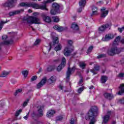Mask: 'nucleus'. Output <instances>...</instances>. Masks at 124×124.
Segmentation results:
<instances>
[{
	"label": "nucleus",
	"instance_id": "nucleus-1",
	"mask_svg": "<svg viewBox=\"0 0 124 124\" xmlns=\"http://www.w3.org/2000/svg\"><path fill=\"white\" fill-rule=\"evenodd\" d=\"M54 0H44L43 5H38V4L36 3H33L31 2H21L19 4V6L21 7H32V8H39V9H41L42 10H48V9L46 8V4L49 3L50 2H53Z\"/></svg>",
	"mask_w": 124,
	"mask_h": 124
},
{
	"label": "nucleus",
	"instance_id": "nucleus-2",
	"mask_svg": "<svg viewBox=\"0 0 124 124\" xmlns=\"http://www.w3.org/2000/svg\"><path fill=\"white\" fill-rule=\"evenodd\" d=\"M8 37L6 35H3L2 36V40L3 42L0 43V46H8V45H11L13 44V40L11 39L7 40Z\"/></svg>",
	"mask_w": 124,
	"mask_h": 124
},
{
	"label": "nucleus",
	"instance_id": "nucleus-3",
	"mask_svg": "<svg viewBox=\"0 0 124 124\" xmlns=\"http://www.w3.org/2000/svg\"><path fill=\"white\" fill-rule=\"evenodd\" d=\"M122 52L121 49L115 46V45H112V47L108 50V54L109 56H114L117 54H120Z\"/></svg>",
	"mask_w": 124,
	"mask_h": 124
},
{
	"label": "nucleus",
	"instance_id": "nucleus-4",
	"mask_svg": "<svg viewBox=\"0 0 124 124\" xmlns=\"http://www.w3.org/2000/svg\"><path fill=\"white\" fill-rule=\"evenodd\" d=\"M28 24H40V19L36 16H29L26 19Z\"/></svg>",
	"mask_w": 124,
	"mask_h": 124
},
{
	"label": "nucleus",
	"instance_id": "nucleus-5",
	"mask_svg": "<svg viewBox=\"0 0 124 124\" xmlns=\"http://www.w3.org/2000/svg\"><path fill=\"white\" fill-rule=\"evenodd\" d=\"M87 121H91L89 124H93V108H92L85 116Z\"/></svg>",
	"mask_w": 124,
	"mask_h": 124
},
{
	"label": "nucleus",
	"instance_id": "nucleus-6",
	"mask_svg": "<svg viewBox=\"0 0 124 124\" xmlns=\"http://www.w3.org/2000/svg\"><path fill=\"white\" fill-rule=\"evenodd\" d=\"M57 13H61L60 11V5L57 3H53L52 4V9L50 11V14L51 15H56Z\"/></svg>",
	"mask_w": 124,
	"mask_h": 124
},
{
	"label": "nucleus",
	"instance_id": "nucleus-7",
	"mask_svg": "<svg viewBox=\"0 0 124 124\" xmlns=\"http://www.w3.org/2000/svg\"><path fill=\"white\" fill-rule=\"evenodd\" d=\"M75 70H76V67H75V66H74L72 68H70V67L68 68V69L66 74V79L67 81H69V78L70 77V75H71L72 74L75 72Z\"/></svg>",
	"mask_w": 124,
	"mask_h": 124
},
{
	"label": "nucleus",
	"instance_id": "nucleus-8",
	"mask_svg": "<svg viewBox=\"0 0 124 124\" xmlns=\"http://www.w3.org/2000/svg\"><path fill=\"white\" fill-rule=\"evenodd\" d=\"M65 64H66V59H65V58L62 57L61 63L57 68V71H61L65 66Z\"/></svg>",
	"mask_w": 124,
	"mask_h": 124
},
{
	"label": "nucleus",
	"instance_id": "nucleus-9",
	"mask_svg": "<svg viewBox=\"0 0 124 124\" xmlns=\"http://www.w3.org/2000/svg\"><path fill=\"white\" fill-rule=\"evenodd\" d=\"M73 52V49L70 46H66L63 50V54L65 57H69L70 54Z\"/></svg>",
	"mask_w": 124,
	"mask_h": 124
},
{
	"label": "nucleus",
	"instance_id": "nucleus-10",
	"mask_svg": "<svg viewBox=\"0 0 124 124\" xmlns=\"http://www.w3.org/2000/svg\"><path fill=\"white\" fill-rule=\"evenodd\" d=\"M24 11V9H21L20 10L13 11L10 12L9 13V16H15V15H19V14H22V13H23Z\"/></svg>",
	"mask_w": 124,
	"mask_h": 124
},
{
	"label": "nucleus",
	"instance_id": "nucleus-11",
	"mask_svg": "<svg viewBox=\"0 0 124 124\" xmlns=\"http://www.w3.org/2000/svg\"><path fill=\"white\" fill-rule=\"evenodd\" d=\"M79 8L78 9V12L79 13L82 12V10L84 9V7L86 5V0H80L79 2Z\"/></svg>",
	"mask_w": 124,
	"mask_h": 124
},
{
	"label": "nucleus",
	"instance_id": "nucleus-12",
	"mask_svg": "<svg viewBox=\"0 0 124 124\" xmlns=\"http://www.w3.org/2000/svg\"><path fill=\"white\" fill-rule=\"evenodd\" d=\"M53 29L56 31H57L59 32H62V31H67V27H63L62 26L55 25L53 27Z\"/></svg>",
	"mask_w": 124,
	"mask_h": 124
},
{
	"label": "nucleus",
	"instance_id": "nucleus-13",
	"mask_svg": "<svg viewBox=\"0 0 124 124\" xmlns=\"http://www.w3.org/2000/svg\"><path fill=\"white\" fill-rule=\"evenodd\" d=\"M47 82V78L46 77H44L41 81L37 84V89H40L42 87H43L46 82Z\"/></svg>",
	"mask_w": 124,
	"mask_h": 124
},
{
	"label": "nucleus",
	"instance_id": "nucleus-14",
	"mask_svg": "<svg viewBox=\"0 0 124 124\" xmlns=\"http://www.w3.org/2000/svg\"><path fill=\"white\" fill-rule=\"evenodd\" d=\"M108 13H109V11L106 10V8L105 7H103L101 9V18H105L108 15Z\"/></svg>",
	"mask_w": 124,
	"mask_h": 124
},
{
	"label": "nucleus",
	"instance_id": "nucleus-15",
	"mask_svg": "<svg viewBox=\"0 0 124 124\" xmlns=\"http://www.w3.org/2000/svg\"><path fill=\"white\" fill-rule=\"evenodd\" d=\"M114 36L113 34H107L105 37L102 39V41H109V40H111V39H113Z\"/></svg>",
	"mask_w": 124,
	"mask_h": 124
},
{
	"label": "nucleus",
	"instance_id": "nucleus-16",
	"mask_svg": "<svg viewBox=\"0 0 124 124\" xmlns=\"http://www.w3.org/2000/svg\"><path fill=\"white\" fill-rule=\"evenodd\" d=\"M41 16L44 22H46V23H51V22H52L51 17L46 16V14H45V13H42Z\"/></svg>",
	"mask_w": 124,
	"mask_h": 124
},
{
	"label": "nucleus",
	"instance_id": "nucleus-17",
	"mask_svg": "<svg viewBox=\"0 0 124 124\" xmlns=\"http://www.w3.org/2000/svg\"><path fill=\"white\" fill-rule=\"evenodd\" d=\"M15 0H8L4 4L5 7H12L13 6V3H14Z\"/></svg>",
	"mask_w": 124,
	"mask_h": 124
},
{
	"label": "nucleus",
	"instance_id": "nucleus-18",
	"mask_svg": "<svg viewBox=\"0 0 124 124\" xmlns=\"http://www.w3.org/2000/svg\"><path fill=\"white\" fill-rule=\"evenodd\" d=\"M119 89H120V91H119L117 94H118V95H123L124 93V83L121 84L119 87Z\"/></svg>",
	"mask_w": 124,
	"mask_h": 124
},
{
	"label": "nucleus",
	"instance_id": "nucleus-19",
	"mask_svg": "<svg viewBox=\"0 0 124 124\" xmlns=\"http://www.w3.org/2000/svg\"><path fill=\"white\" fill-rule=\"evenodd\" d=\"M104 96L105 98H106L107 99H108V100H112V99L114 98V95L110 93H105L104 94Z\"/></svg>",
	"mask_w": 124,
	"mask_h": 124
},
{
	"label": "nucleus",
	"instance_id": "nucleus-20",
	"mask_svg": "<svg viewBox=\"0 0 124 124\" xmlns=\"http://www.w3.org/2000/svg\"><path fill=\"white\" fill-rule=\"evenodd\" d=\"M56 113V111L53 109L49 110L46 113V117L47 118H52Z\"/></svg>",
	"mask_w": 124,
	"mask_h": 124
},
{
	"label": "nucleus",
	"instance_id": "nucleus-21",
	"mask_svg": "<svg viewBox=\"0 0 124 124\" xmlns=\"http://www.w3.org/2000/svg\"><path fill=\"white\" fill-rule=\"evenodd\" d=\"M108 28H109V24H107L103 25L101 27L99 28V31H100V32H102V31H104Z\"/></svg>",
	"mask_w": 124,
	"mask_h": 124
},
{
	"label": "nucleus",
	"instance_id": "nucleus-22",
	"mask_svg": "<svg viewBox=\"0 0 124 124\" xmlns=\"http://www.w3.org/2000/svg\"><path fill=\"white\" fill-rule=\"evenodd\" d=\"M43 108V107H42L41 106L38 107L37 115L38 116V117H43V110H42Z\"/></svg>",
	"mask_w": 124,
	"mask_h": 124
},
{
	"label": "nucleus",
	"instance_id": "nucleus-23",
	"mask_svg": "<svg viewBox=\"0 0 124 124\" xmlns=\"http://www.w3.org/2000/svg\"><path fill=\"white\" fill-rule=\"evenodd\" d=\"M98 108L97 107L94 106L93 107V117L96 118L98 116Z\"/></svg>",
	"mask_w": 124,
	"mask_h": 124
},
{
	"label": "nucleus",
	"instance_id": "nucleus-24",
	"mask_svg": "<svg viewBox=\"0 0 124 124\" xmlns=\"http://www.w3.org/2000/svg\"><path fill=\"white\" fill-rule=\"evenodd\" d=\"M56 80H57V77L55 76H53L48 79L47 82L48 84H52V83L56 81Z\"/></svg>",
	"mask_w": 124,
	"mask_h": 124
},
{
	"label": "nucleus",
	"instance_id": "nucleus-25",
	"mask_svg": "<svg viewBox=\"0 0 124 124\" xmlns=\"http://www.w3.org/2000/svg\"><path fill=\"white\" fill-rule=\"evenodd\" d=\"M121 38H122L121 36H117L113 42V45H119V43L121 42Z\"/></svg>",
	"mask_w": 124,
	"mask_h": 124
},
{
	"label": "nucleus",
	"instance_id": "nucleus-26",
	"mask_svg": "<svg viewBox=\"0 0 124 124\" xmlns=\"http://www.w3.org/2000/svg\"><path fill=\"white\" fill-rule=\"evenodd\" d=\"M71 28L72 29L73 31H79V27L75 22L72 23Z\"/></svg>",
	"mask_w": 124,
	"mask_h": 124
},
{
	"label": "nucleus",
	"instance_id": "nucleus-27",
	"mask_svg": "<svg viewBox=\"0 0 124 124\" xmlns=\"http://www.w3.org/2000/svg\"><path fill=\"white\" fill-rule=\"evenodd\" d=\"M108 80V77L106 76H102L101 77V83H102V84H105Z\"/></svg>",
	"mask_w": 124,
	"mask_h": 124
},
{
	"label": "nucleus",
	"instance_id": "nucleus-28",
	"mask_svg": "<svg viewBox=\"0 0 124 124\" xmlns=\"http://www.w3.org/2000/svg\"><path fill=\"white\" fill-rule=\"evenodd\" d=\"M103 123H104V124H107V123L109 122V119H110V115H106L103 117Z\"/></svg>",
	"mask_w": 124,
	"mask_h": 124
},
{
	"label": "nucleus",
	"instance_id": "nucleus-29",
	"mask_svg": "<svg viewBox=\"0 0 124 124\" xmlns=\"http://www.w3.org/2000/svg\"><path fill=\"white\" fill-rule=\"evenodd\" d=\"M55 69H56V66L55 65H50L46 68V70L48 72L53 71Z\"/></svg>",
	"mask_w": 124,
	"mask_h": 124
},
{
	"label": "nucleus",
	"instance_id": "nucleus-30",
	"mask_svg": "<svg viewBox=\"0 0 124 124\" xmlns=\"http://www.w3.org/2000/svg\"><path fill=\"white\" fill-rule=\"evenodd\" d=\"M62 48V45L61 44H58V45L55 47L54 50L56 51V52H58V51H61Z\"/></svg>",
	"mask_w": 124,
	"mask_h": 124
},
{
	"label": "nucleus",
	"instance_id": "nucleus-31",
	"mask_svg": "<svg viewBox=\"0 0 124 124\" xmlns=\"http://www.w3.org/2000/svg\"><path fill=\"white\" fill-rule=\"evenodd\" d=\"M8 74H9V72L6 71H3L0 75V77H6V76H7Z\"/></svg>",
	"mask_w": 124,
	"mask_h": 124
},
{
	"label": "nucleus",
	"instance_id": "nucleus-32",
	"mask_svg": "<svg viewBox=\"0 0 124 124\" xmlns=\"http://www.w3.org/2000/svg\"><path fill=\"white\" fill-rule=\"evenodd\" d=\"M57 44H59V38L56 37L54 39L53 45L55 46V45H57Z\"/></svg>",
	"mask_w": 124,
	"mask_h": 124
},
{
	"label": "nucleus",
	"instance_id": "nucleus-33",
	"mask_svg": "<svg viewBox=\"0 0 124 124\" xmlns=\"http://www.w3.org/2000/svg\"><path fill=\"white\" fill-rule=\"evenodd\" d=\"M52 19H53V21L55 23H58L60 21V18L58 16L52 17Z\"/></svg>",
	"mask_w": 124,
	"mask_h": 124
},
{
	"label": "nucleus",
	"instance_id": "nucleus-34",
	"mask_svg": "<svg viewBox=\"0 0 124 124\" xmlns=\"http://www.w3.org/2000/svg\"><path fill=\"white\" fill-rule=\"evenodd\" d=\"M6 23H7V21H1L0 22V31H1V29L3 27V25L6 24Z\"/></svg>",
	"mask_w": 124,
	"mask_h": 124
},
{
	"label": "nucleus",
	"instance_id": "nucleus-35",
	"mask_svg": "<svg viewBox=\"0 0 124 124\" xmlns=\"http://www.w3.org/2000/svg\"><path fill=\"white\" fill-rule=\"evenodd\" d=\"M100 68V66L98 64H94V71H99Z\"/></svg>",
	"mask_w": 124,
	"mask_h": 124
},
{
	"label": "nucleus",
	"instance_id": "nucleus-36",
	"mask_svg": "<svg viewBox=\"0 0 124 124\" xmlns=\"http://www.w3.org/2000/svg\"><path fill=\"white\" fill-rule=\"evenodd\" d=\"M93 46H90L88 48L87 51L86 52L87 54H90L92 51H93Z\"/></svg>",
	"mask_w": 124,
	"mask_h": 124
},
{
	"label": "nucleus",
	"instance_id": "nucleus-37",
	"mask_svg": "<svg viewBox=\"0 0 124 124\" xmlns=\"http://www.w3.org/2000/svg\"><path fill=\"white\" fill-rule=\"evenodd\" d=\"M22 75H23V76H24V77H27L28 76V75H29V71H27V70H25V71H23L22 72Z\"/></svg>",
	"mask_w": 124,
	"mask_h": 124
},
{
	"label": "nucleus",
	"instance_id": "nucleus-38",
	"mask_svg": "<svg viewBox=\"0 0 124 124\" xmlns=\"http://www.w3.org/2000/svg\"><path fill=\"white\" fill-rule=\"evenodd\" d=\"M40 122L38 120L35 119L33 121L31 122V124H38Z\"/></svg>",
	"mask_w": 124,
	"mask_h": 124
},
{
	"label": "nucleus",
	"instance_id": "nucleus-39",
	"mask_svg": "<svg viewBox=\"0 0 124 124\" xmlns=\"http://www.w3.org/2000/svg\"><path fill=\"white\" fill-rule=\"evenodd\" d=\"M97 10H98L97 8L96 7L94 6L93 15H97L98 14Z\"/></svg>",
	"mask_w": 124,
	"mask_h": 124
},
{
	"label": "nucleus",
	"instance_id": "nucleus-40",
	"mask_svg": "<svg viewBox=\"0 0 124 124\" xmlns=\"http://www.w3.org/2000/svg\"><path fill=\"white\" fill-rule=\"evenodd\" d=\"M21 113H22V109H19L18 110H17L16 112V114H15L16 117H18V116H19V115H20Z\"/></svg>",
	"mask_w": 124,
	"mask_h": 124
},
{
	"label": "nucleus",
	"instance_id": "nucleus-41",
	"mask_svg": "<svg viewBox=\"0 0 124 124\" xmlns=\"http://www.w3.org/2000/svg\"><path fill=\"white\" fill-rule=\"evenodd\" d=\"M84 90H85L84 87H81L78 89V93H82Z\"/></svg>",
	"mask_w": 124,
	"mask_h": 124
},
{
	"label": "nucleus",
	"instance_id": "nucleus-42",
	"mask_svg": "<svg viewBox=\"0 0 124 124\" xmlns=\"http://www.w3.org/2000/svg\"><path fill=\"white\" fill-rule=\"evenodd\" d=\"M79 66L82 68V69H85V67H86V64L84 62L80 63L79 64Z\"/></svg>",
	"mask_w": 124,
	"mask_h": 124
},
{
	"label": "nucleus",
	"instance_id": "nucleus-43",
	"mask_svg": "<svg viewBox=\"0 0 124 124\" xmlns=\"http://www.w3.org/2000/svg\"><path fill=\"white\" fill-rule=\"evenodd\" d=\"M41 40L40 39H37L35 42L34 43V45L36 46V45H38L39 43H40Z\"/></svg>",
	"mask_w": 124,
	"mask_h": 124
},
{
	"label": "nucleus",
	"instance_id": "nucleus-44",
	"mask_svg": "<svg viewBox=\"0 0 124 124\" xmlns=\"http://www.w3.org/2000/svg\"><path fill=\"white\" fill-rule=\"evenodd\" d=\"M106 54H100L97 57V59H102V58H105Z\"/></svg>",
	"mask_w": 124,
	"mask_h": 124
},
{
	"label": "nucleus",
	"instance_id": "nucleus-45",
	"mask_svg": "<svg viewBox=\"0 0 124 124\" xmlns=\"http://www.w3.org/2000/svg\"><path fill=\"white\" fill-rule=\"evenodd\" d=\"M22 91H23V90H22V89H18V90H16L14 94L15 96H16V95H17V94H18V93H22Z\"/></svg>",
	"mask_w": 124,
	"mask_h": 124
},
{
	"label": "nucleus",
	"instance_id": "nucleus-46",
	"mask_svg": "<svg viewBox=\"0 0 124 124\" xmlns=\"http://www.w3.org/2000/svg\"><path fill=\"white\" fill-rule=\"evenodd\" d=\"M29 101H30V99H27L24 103H23V107H26L28 105V103H29Z\"/></svg>",
	"mask_w": 124,
	"mask_h": 124
},
{
	"label": "nucleus",
	"instance_id": "nucleus-47",
	"mask_svg": "<svg viewBox=\"0 0 124 124\" xmlns=\"http://www.w3.org/2000/svg\"><path fill=\"white\" fill-rule=\"evenodd\" d=\"M37 79V77L36 76H34L32 77V78L31 79V82H33V81H35Z\"/></svg>",
	"mask_w": 124,
	"mask_h": 124
},
{
	"label": "nucleus",
	"instance_id": "nucleus-48",
	"mask_svg": "<svg viewBox=\"0 0 124 124\" xmlns=\"http://www.w3.org/2000/svg\"><path fill=\"white\" fill-rule=\"evenodd\" d=\"M63 119L62 116H58L56 117V122H58L59 121H62Z\"/></svg>",
	"mask_w": 124,
	"mask_h": 124
},
{
	"label": "nucleus",
	"instance_id": "nucleus-49",
	"mask_svg": "<svg viewBox=\"0 0 124 124\" xmlns=\"http://www.w3.org/2000/svg\"><path fill=\"white\" fill-rule=\"evenodd\" d=\"M60 61H61V60L60 59V58H58L56 60H53V62L54 63H58V62H60Z\"/></svg>",
	"mask_w": 124,
	"mask_h": 124
},
{
	"label": "nucleus",
	"instance_id": "nucleus-50",
	"mask_svg": "<svg viewBox=\"0 0 124 124\" xmlns=\"http://www.w3.org/2000/svg\"><path fill=\"white\" fill-rule=\"evenodd\" d=\"M75 123V120L73 118H71L70 121V124H74Z\"/></svg>",
	"mask_w": 124,
	"mask_h": 124
},
{
	"label": "nucleus",
	"instance_id": "nucleus-51",
	"mask_svg": "<svg viewBox=\"0 0 124 124\" xmlns=\"http://www.w3.org/2000/svg\"><path fill=\"white\" fill-rule=\"evenodd\" d=\"M67 43L68 45H69L70 46H71V45H72V44L73 43V42H72V40H68Z\"/></svg>",
	"mask_w": 124,
	"mask_h": 124
},
{
	"label": "nucleus",
	"instance_id": "nucleus-52",
	"mask_svg": "<svg viewBox=\"0 0 124 124\" xmlns=\"http://www.w3.org/2000/svg\"><path fill=\"white\" fill-rule=\"evenodd\" d=\"M124 30V27H123L121 28H118V31L120 32H123V31Z\"/></svg>",
	"mask_w": 124,
	"mask_h": 124
},
{
	"label": "nucleus",
	"instance_id": "nucleus-53",
	"mask_svg": "<svg viewBox=\"0 0 124 124\" xmlns=\"http://www.w3.org/2000/svg\"><path fill=\"white\" fill-rule=\"evenodd\" d=\"M124 74L123 73H121L119 74V77H120V78H122L123 77H124Z\"/></svg>",
	"mask_w": 124,
	"mask_h": 124
},
{
	"label": "nucleus",
	"instance_id": "nucleus-54",
	"mask_svg": "<svg viewBox=\"0 0 124 124\" xmlns=\"http://www.w3.org/2000/svg\"><path fill=\"white\" fill-rule=\"evenodd\" d=\"M83 78H82L81 79H80L78 82V85H81L82 83H83Z\"/></svg>",
	"mask_w": 124,
	"mask_h": 124
},
{
	"label": "nucleus",
	"instance_id": "nucleus-55",
	"mask_svg": "<svg viewBox=\"0 0 124 124\" xmlns=\"http://www.w3.org/2000/svg\"><path fill=\"white\" fill-rule=\"evenodd\" d=\"M23 118L24 120H28V118H29V113L26 115V116H24Z\"/></svg>",
	"mask_w": 124,
	"mask_h": 124
},
{
	"label": "nucleus",
	"instance_id": "nucleus-56",
	"mask_svg": "<svg viewBox=\"0 0 124 124\" xmlns=\"http://www.w3.org/2000/svg\"><path fill=\"white\" fill-rule=\"evenodd\" d=\"M111 113H112V112L111 111H108V116H109V117H110V116L111 115Z\"/></svg>",
	"mask_w": 124,
	"mask_h": 124
},
{
	"label": "nucleus",
	"instance_id": "nucleus-57",
	"mask_svg": "<svg viewBox=\"0 0 124 124\" xmlns=\"http://www.w3.org/2000/svg\"><path fill=\"white\" fill-rule=\"evenodd\" d=\"M120 43H122V44H124V38L122 39L121 41H120Z\"/></svg>",
	"mask_w": 124,
	"mask_h": 124
},
{
	"label": "nucleus",
	"instance_id": "nucleus-58",
	"mask_svg": "<svg viewBox=\"0 0 124 124\" xmlns=\"http://www.w3.org/2000/svg\"><path fill=\"white\" fill-rule=\"evenodd\" d=\"M35 116V113L34 112H33L31 114V117H33V118H34Z\"/></svg>",
	"mask_w": 124,
	"mask_h": 124
},
{
	"label": "nucleus",
	"instance_id": "nucleus-59",
	"mask_svg": "<svg viewBox=\"0 0 124 124\" xmlns=\"http://www.w3.org/2000/svg\"><path fill=\"white\" fill-rule=\"evenodd\" d=\"M93 85L89 87V90H93Z\"/></svg>",
	"mask_w": 124,
	"mask_h": 124
},
{
	"label": "nucleus",
	"instance_id": "nucleus-60",
	"mask_svg": "<svg viewBox=\"0 0 124 124\" xmlns=\"http://www.w3.org/2000/svg\"><path fill=\"white\" fill-rule=\"evenodd\" d=\"M32 12V11H31V9L28 10V13H31Z\"/></svg>",
	"mask_w": 124,
	"mask_h": 124
},
{
	"label": "nucleus",
	"instance_id": "nucleus-61",
	"mask_svg": "<svg viewBox=\"0 0 124 124\" xmlns=\"http://www.w3.org/2000/svg\"><path fill=\"white\" fill-rule=\"evenodd\" d=\"M41 71H42V68H40L39 69V73H40V72H41Z\"/></svg>",
	"mask_w": 124,
	"mask_h": 124
},
{
	"label": "nucleus",
	"instance_id": "nucleus-62",
	"mask_svg": "<svg viewBox=\"0 0 124 124\" xmlns=\"http://www.w3.org/2000/svg\"><path fill=\"white\" fill-rule=\"evenodd\" d=\"M116 121H112V124H116Z\"/></svg>",
	"mask_w": 124,
	"mask_h": 124
},
{
	"label": "nucleus",
	"instance_id": "nucleus-63",
	"mask_svg": "<svg viewBox=\"0 0 124 124\" xmlns=\"http://www.w3.org/2000/svg\"><path fill=\"white\" fill-rule=\"evenodd\" d=\"M95 122H96V119H93V123L94 124V123H95Z\"/></svg>",
	"mask_w": 124,
	"mask_h": 124
},
{
	"label": "nucleus",
	"instance_id": "nucleus-64",
	"mask_svg": "<svg viewBox=\"0 0 124 124\" xmlns=\"http://www.w3.org/2000/svg\"><path fill=\"white\" fill-rule=\"evenodd\" d=\"M60 88L61 90H62V88H63L62 86H60Z\"/></svg>",
	"mask_w": 124,
	"mask_h": 124
}]
</instances>
